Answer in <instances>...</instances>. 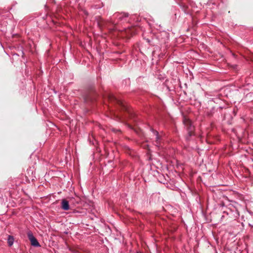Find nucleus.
<instances>
[{
  "mask_svg": "<svg viewBox=\"0 0 253 253\" xmlns=\"http://www.w3.org/2000/svg\"><path fill=\"white\" fill-rule=\"evenodd\" d=\"M107 98L110 102L117 104L122 110L125 111L127 110V107L124 101L116 97L114 94L112 93L108 94Z\"/></svg>",
  "mask_w": 253,
  "mask_h": 253,
  "instance_id": "obj_1",
  "label": "nucleus"
},
{
  "mask_svg": "<svg viewBox=\"0 0 253 253\" xmlns=\"http://www.w3.org/2000/svg\"><path fill=\"white\" fill-rule=\"evenodd\" d=\"M183 123L188 131V135L186 136V139L189 140L190 137L194 135V126L192 125L191 121L186 118H184L183 119Z\"/></svg>",
  "mask_w": 253,
  "mask_h": 253,
  "instance_id": "obj_2",
  "label": "nucleus"
},
{
  "mask_svg": "<svg viewBox=\"0 0 253 253\" xmlns=\"http://www.w3.org/2000/svg\"><path fill=\"white\" fill-rule=\"evenodd\" d=\"M114 16L117 19V21H115L112 22L113 24H117L119 22H125L126 21V19L128 16V14L126 13H116L114 14Z\"/></svg>",
  "mask_w": 253,
  "mask_h": 253,
  "instance_id": "obj_3",
  "label": "nucleus"
},
{
  "mask_svg": "<svg viewBox=\"0 0 253 253\" xmlns=\"http://www.w3.org/2000/svg\"><path fill=\"white\" fill-rule=\"evenodd\" d=\"M27 236L29 240L31 242V245L33 246L36 247H40V244L31 232H29L27 233Z\"/></svg>",
  "mask_w": 253,
  "mask_h": 253,
  "instance_id": "obj_4",
  "label": "nucleus"
},
{
  "mask_svg": "<svg viewBox=\"0 0 253 253\" xmlns=\"http://www.w3.org/2000/svg\"><path fill=\"white\" fill-rule=\"evenodd\" d=\"M151 132L153 134V136L155 137V145L157 146H159L162 140V136L160 134H159V132L152 128Z\"/></svg>",
  "mask_w": 253,
  "mask_h": 253,
  "instance_id": "obj_5",
  "label": "nucleus"
},
{
  "mask_svg": "<svg viewBox=\"0 0 253 253\" xmlns=\"http://www.w3.org/2000/svg\"><path fill=\"white\" fill-rule=\"evenodd\" d=\"M95 99V95H92L91 93L87 94L84 97V101L86 103L92 102Z\"/></svg>",
  "mask_w": 253,
  "mask_h": 253,
  "instance_id": "obj_6",
  "label": "nucleus"
},
{
  "mask_svg": "<svg viewBox=\"0 0 253 253\" xmlns=\"http://www.w3.org/2000/svg\"><path fill=\"white\" fill-rule=\"evenodd\" d=\"M61 208L63 210L68 211L70 209L69 202L65 199H63L61 201Z\"/></svg>",
  "mask_w": 253,
  "mask_h": 253,
  "instance_id": "obj_7",
  "label": "nucleus"
},
{
  "mask_svg": "<svg viewBox=\"0 0 253 253\" xmlns=\"http://www.w3.org/2000/svg\"><path fill=\"white\" fill-rule=\"evenodd\" d=\"M14 242V238L13 236L9 235L7 239V243L9 246L13 245Z\"/></svg>",
  "mask_w": 253,
  "mask_h": 253,
  "instance_id": "obj_8",
  "label": "nucleus"
},
{
  "mask_svg": "<svg viewBox=\"0 0 253 253\" xmlns=\"http://www.w3.org/2000/svg\"><path fill=\"white\" fill-rule=\"evenodd\" d=\"M212 111H211L210 112H207V115L208 116H211V115H212Z\"/></svg>",
  "mask_w": 253,
  "mask_h": 253,
  "instance_id": "obj_9",
  "label": "nucleus"
}]
</instances>
